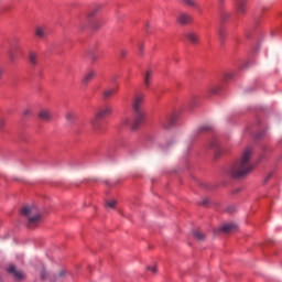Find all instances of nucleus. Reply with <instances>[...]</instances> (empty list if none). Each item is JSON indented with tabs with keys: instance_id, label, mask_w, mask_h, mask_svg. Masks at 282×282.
Returning a JSON list of instances; mask_svg holds the SVG:
<instances>
[{
	"instance_id": "obj_16",
	"label": "nucleus",
	"mask_w": 282,
	"mask_h": 282,
	"mask_svg": "<svg viewBox=\"0 0 282 282\" xmlns=\"http://www.w3.org/2000/svg\"><path fill=\"white\" fill-rule=\"evenodd\" d=\"M117 89L116 88H108L105 89L102 91V96L105 98V100H109V98H111V96H113L116 94Z\"/></svg>"
},
{
	"instance_id": "obj_29",
	"label": "nucleus",
	"mask_w": 282,
	"mask_h": 282,
	"mask_svg": "<svg viewBox=\"0 0 282 282\" xmlns=\"http://www.w3.org/2000/svg\"><path fill=\"white\" fill-rule=\"evenodd\" d=\"M142 47H143V45H142V44H140V46H139V54H140V56H142V54H143V52H142Z\"/></svg>"
},
{
	"instance_id": "obj_6",
	"label": "nucleus",
	"mask_w": 282,
	"mask_h": 282,
	"mask_svg": "<svg viewBox=\"0 0 282 282\" xmlns=\"http://www.w3.org/2000/svg\"><path fill=\"white\" fill-rule=\"evenodd\" d=\"M248 0H236L235 8L237 17H243L247 12Z\"/></svg>"
},
{
	"instance_id": "obj_10",
	"label": "nucleus",
	"mask_w": 282,
	"mask_h": 282,
	"mask_svg": "<svg viewBox=\"0 0 282 282\" xmlns=\"http://www.w3.org/2000/svg\"><path fill=\"white\" fill-rule=\"evenodd\" d=\"M28 62L31 65V67H36V65H39V54L34 51H30Z\"/></svg>"
},
{
	"instance_id": "obj_32",
	"label": "nucleus",
	"mask_w": 282,
	"mask_h": 282,
	"mask_svg": "<svg viewBox=\"0 0 282 282\" xmlns=\"http://www.w3.org/2000/svg\"><path fill=\"white\" fill-rule=\"evenodd\" d=\"M218 34H219L220 39H224V31H219Z\"/></svg>"
},
{
	"instance_id": "obj_30",
	"label": "nucleus",
	"mask_w": 282,
	"mask_h": 282,
	"mask_svg": "<svg viewBox=\"0 0 282 282\" xmlns=\"http://www.w3.org/2000/svg\"><path fill=\"white\" fill-rule=\"evenodd\" d=\"M241 192V188H236L232 191L234 195H237V193H240Z\"/></svg>"
},
{
	"instance_id": "obj_17",
	"label": "nucleus",
	"mask_w": 282,
	"mask_h": 282,
	"mask_svg": "<svg viewBox=\"0 0 282 282\" xmlns=\"http://www.w3.org/2000/svg\"><path fill=\"white\" fill-rule=\"evenodd\" d=\"M193 235L197 241H204L206 239V235L202 230H194Z\"/></svg>"
},
{
	"instance_id": "obj_19",
	"label": "nucleus",
	"mask_w": 282,
	"mask_h": 282,
	"mask_svg": "<svg viewBox=\"0 0 282 282\" xmlns=\"http://www.w3.org/2000/svg\"><path fill=\"white\" fill-rule=\"evenodd\" d=\"M117 205H118V200H116L113 198L106 200V208H111L112 210H115Z\"/></svg>"
},
{
	"instance_id": "obj_9",
	"label": "nucleus",
	"mask_w": 282,
	"mask_h": 282,
	"mask_svg": "<svg viewBox=\"0 0 282 282\" xmlns=\"http://www.w3.org/2000/svg\"><path fill=\"white\" fill-rule=\"evenodd\" d=\"M176 120H177V117H175V115H172L167 117L165 120L161 121V124L163 129H171V127L175 124Z\"/></svg>"
},
{
	"instance_id": "obj_33",
	"label": "nucleus",
	"mask_w": 282,
	"mask_h": 282,
	"mask_svg": "<svg viewBox=\"0 0 282 282\" xmlns=\"http://www.w3.org/2000/svg\"><path fill=\"white\" fill-rule=\"evenodd\" d=\"M210 91L212 94H217V88H212Z\"/></svg>"
},
{
	"instance_id": "obj_12",
	"label": "nucleus",
	"mask_w": 282,
	"mask_h": 282,
	"mask_svg": "<svg viewBox=\"0 0 282 282\" xmlns=\"http://www.w3.org/2000/svg\"><path fill=\"white\" fill-rule=\"evenodd\" d=\"M237 229L238 227L236 224H226L219 228V232H225V235H229V232H236Z\"/></svg>"
},
{
	"instance_id": "obj_38",
	"label": "nucleus",
	"mask_w": 282,
	"mask_h": 282,
	"mask_svg": "<svg viewBox=\"0 0 282 282\" xmlns=\"http://www.w3.org/2000/svg\"><path fill=\"white\" fill-rule=\"evenodd\" d=\"M224 0H220V3L223 2Z\"/></svg>"
},
{
	"instance_id": "obj_5",
	"label": "nucleus",
	"mask_w": 282,
	"mask_h": 282,
	"mask_svg": "<svg viewBox=\"0 0 282 282\" xmlns=\"http://www.w3.org/2000/svg\"><path fill=\"white\" fill-rule=\"evenodd\" d=\"M7 272L11 276H13L15 281H23V279H25V272L21 271L20 269H17L14 264H9L7 267Z\"/></svg>"
},
{
	"instance_id": "obj_39",
	"label": "nucleus",
	"mask_w": 282,
	"mask_h": 282,
	"mask_svg": "<svg viewBox=\"0 0 282 282\" xmlns=\"http://www.w3.org/2000/svg\"><path fill=\"white\" fill-rule=\"evenodd\" d=\"M218 154L215 155V158H217Z\"/></svg>"
},
{
	"instance_id": "obj_27",
	"label": "nucleus",
	"mask_w": 282,
	"mask_h": 282,
	"mask_svg": "<svg viewBox=\"0 0 282 282\" xmlns=\"http://www.w3.org/2000/svg\"><path fill=\"white\" fill-rule=\"evenodd\" d=\"M127 54H128L127 50H121L120 51L121 58H124V56H127Z\"/></svg>"
},
{
	"instance_id": "obj_14",
	"label": "nucleus",
	"mask_w": 282,
	"mask_h": 282,
	"mask_svg": "<svg viewBox=\"0 0 282 282\" xmlns=\"http://www.w3.org/2000/svg\"><path fill=\"white\" fill-rule=\"evenodd\" d=\"M102 10V4H95L87 13V19H94Z\"/></svg>"
},
{
	"instance_id": "obj_13",
	"label": "nucleus",
	"mask_w": 282,
	"mask_h": 282,
	"mask_svg": "<svg viewBox=\"0 0 282 282\" xmlns=\"http://www.w3.org/2000/svg\"><path fill=\"white\" fill-rule=\"evenodd\" d=\"M185 36L192 45L199 44V34H197V32H187Z\"/></svg>"
},
{
	"instance_id": "obj_24",
	"label": "nucleus",
	"mask_w": 282,
	"mask_h": 282,
	"mask_svg": "<svg viewBox=\"0 0 282 282\" xmlns=\"http://www.w3.org/2000/svg\"><path fill=\"white\" fill-rule=\"evenodd\" d=\"M23 116L24 118H29V116H32V109L31 108H26L23 110Z\"/></svg>"
},
{
	"instance_id": "obj_21",
	"label": "nucleus",
	"mask_w": 282,
	"mask_h": 282,
	"mask_svg": "<svg viewBox=\"0 0 282 282\" xmlns=\"http://www.w3.org/2000/svg\"><path fill=\"white\" fill-rule=\"evenodd\" d=\"M65 276H67V272H65L64 270H61L57 275L54 278V281H58V279H65Z\"/></svg>"
},
{
	"instance_id": "obj_34",
	"label": "nucleus",
	"mask_w": 282,
	"mask_h": 282,
	"mask_svg": "<svg viewBox=\"0 0 282 282\" xmlns=\"http://www.w3.org/2000/svg\"><path fill=\"white\" fill-rule=\"evenodd\" d=\"M270 177H272V174H269V175L265 177V182H268V180H270Z\"/></svg>"
},
{
	"instance_id": "obj_11",
	"label": "nucleus",
	"mask_w": 282,
	"mask_h": 282,
	"mask_svg": "<svg viewBox=\"0 0 282 282\" xmlns=\"http://www.w3.org/2000/svg\"><path fill=\"white\" fill-rule=\"evenodd\" d=\"M94 78H96V70L94 69H89L83 77L82 83L83 85H89V83H91V80H94Z\"/></svg>"
},
{
	"instance_id": "obj_36",
	"label": "nucleus",
	"mask_w": 282,
	"mask_h": 282,
	"mask_svg": "<svg viewBox=\"0 0 282 282\" xmlns=\"http://www.w3.org/2000/svg\"><path fill=\"white\" fill-rule=\"evenodd\" d=\"M4 124H6V122H3V121L0 122V126H1V127H3Z\"/></svg>"
},
{
	"instance_id": "obj_31",
	"label": "nucleus",
	"mask_w": 282,
	"mask_h": 282,
	"mask_svg": "<svg viewBox=\"0 0 282 282\" xmlns=\"http://www.w3.org/2000/svg\"><path fill=\"white\" fill-rule=\"evenodd\" d=\"M3 74H4L3 68H0V80H1V78L3 77Z\"/></svg>"
},
{
	"instance_id": "obj_20",
	"label": "nucleus",
	"mask_w": 282,
	"mask_h": 282,
	"mask_svg": "<svg viewBox=\"0 0 282 282\" xmlns=\"http://www.w3.org/2000/svg\"><path fill=\"white\" fill-rule=\"evenodd\" d=\"M185 6H189V8H197V1L195 0H182Z\"/></svg>"
},
{
	"instance_id": "obj_22",
	"label": "nucleus",
	"mask_w": 282,
	"mask_h": 282,
	"mask_svg": "<svg viewBox=\"0 0 282 282\" xmlns=\"http://www.w3.org/2000/svg\"><path fill=\"white\" fill-rule=\"evenodd\" d=\"M66 120H67V122H72L73 120H76V116L72 112H67Z\"/></svg>"
},
{
	"instance_id": "obj_3",
	"label": "nucleus",
	"mask_w": 282,
	"mask_h": 282,
	"mask_svg": "<svg viewBox=\"0 0 282 282\" xmlns=\"http://www.w3.org/2000/svg\"><path fill=\"white\" fill-rule=\"evenodd\" d=\"M20 215L26 219L28 228H36V226L43 221V216H41V213H39V208L36 206H23Z\"/></svg>"
},
{
	"instance_id": "obj_26",
	"label": "nucleus",
	"mask_w": 282,
	"mask_h": 282,
	"mask_svg": "<svg viewBox=\"0 0 282 282\" xmlns=\"http://www.w3.org/2000/svg\"><path fill=\"white\" fill-rule=\"evenodd\" d=\"M148 270H151L152 274H156L158 273V267H149Z\"/></svg>"
},
{
	"instance_id": "obj_35",
	"label": "nucleus",
	"mask_w": 282,
	"mask_h": 282,
	"mask_svg": "<svg viewBox=\"0 0 282 282\" xmlns=\"http://www.w3.org/2000/svg\"><path fill=\"white\" fill-rule=\"evenodd\" d=\"M206 204H208V200L207 199L203 200V206H206Z\"/></svg>"
},
{
	"instance_id": "obj_1",
	"label": "nucleus",
	"mask_w": 282,
	"mask_h": 282,
	"mask_svg": "<svg viewBox=\"0 0 282 282\" xmlns=\"http://www.w3.org/2000/svg\"><path fill=\"white\" fill-rule=\"evenodd\" d=\"M251 158L252 150L251 148H247L241 158L227 167L226 174L229 175V177H234V180H241L246 177L253 169L252 162L250 161Z\"/></svg>"
},
{
	"instance_id": "obj_23",
	"label": "nucleus",
	"mask_w": 282,
	"mask_h": 282,
	"mask_svg": "<svg viewBox=\"0 0 282 282\" xmlns=\"http://www.w3.org/2000/svg\"><path fill=\"white\" fill-rule=\"evenodd\" d=\"M87 56L93 61V63H96V55L94 54V51H88Z\"/></svg>"
},
{
	"instance_id": "obj_4",
	"label": "nucleus",
	"mask_w": 282,
	"mask_h": 282,
	"mask_svg": "<svg viewBox=\"0 0 282 282\" xmlns=\"http://www.w3.org/2000/svg\"><path fill=\"white\" fill-rule=\"evenodd\" d=\"M111 113H113V107L111 106H101L97 109L95 118L90 119V127L95 133H100L102 129L100 120L107 118V116H111Z\"/></svg>"
},
{
	"instance_id": "obj_37",
	"label": "nucleus",
	"mask_w": 282,
	"mask_h": 282,
	"mask_svg": "<svg viewBox=\"0 0 282 282\" xmlns=\"http://www.w3.org/2000/svg\"><path fill=\"white\" fill-rule=\"evenodd\" d=\"M210 147H212V148H215V143H212Z\"/></svg>"
},
{
	"instance_id": "obj_8",
	"label": "nucleus",
	"mask_w": 282,
	"mask_h": 282,
	"mask_svg": "<svg viewBox=\"0 0 282 282\" xmlns=\"http://www.w3.org/2000/svg\"><path fill=\"white\" fill-rule=\"evenodd\" d=\"M151 83H153V69L149 68L143 75L144 87L149 89L151 87Z\"/></svg>"
},
{
	"instance_id": "obj_7",
	"label": "nucleus",
	"mask_w": 282,
	"mask_h": 282,
	"mask_svg": "<svg viewBox=\"0 0 282 282\" xmlns=\"http://www.w3.org/2000/svg\"><path fill=\"white\" fill-rule=\"evenodd\" d=\"M37 117L40 118V120H42L43 122H52L54 115L52 113V110H50V108H42L39 113Z\"/></svg>"
},
{
	"instance_id": "obj_2",
	"label": "nucleus",
	"mask_w": 282,
	"mask_h": 282,
	"mask_svg": "<svg viewBox=\"0 0 282 282\" xmlns=\"http://www.w3.org/2000/svg\"><path fill=\"white\" fill-rule=\"evenodd\" d=\"M144 94L143 93H137L134 95V98L132 100V109L134 111V120L131 121V119L126 118L122 121L123 127H130L131 131H138L140 129V124L144 122V110H142V107L144 105Z\"/></svg>"
},
{
	"instance_id": "obj_28",
	"label": "nucleus",
	"mask_w": 282,
	"mask_h": 282,
	"mask_svg": "<svg viewBox=\"0 0 282 282\" xmlns=\"http://www.w3.org/2000/svg\"><path fill=\"white\" fill-rule=\"evenodd\" d=\"M9 58H10L11 63H14V58H15L14 54L10 53Z\"/></svg>"
},
{
	"instance_id": "obj_15",
	"label": "nucleus",
	"mask_w": 282,
	"mask_h": 282,
	"mask_svg": "<svg viewBox=\"0 0 282 282\" xmlns=\"http://www.w3.org/2000/svg\"><path fill=\"white\" fill-rule=\"evenodd\" d=\"M193 21V18L188 13H180L178 15V23H182V25H186L187 23H191Z\"/></svg>"
},
{
	"instance_id": "obj_18",
	"label": "nucleus",
	"mask_w": 282,
	"mask_h": 282,
	"mask_svg": "<svg viewBox=\"0 0 282 282\" xmlns=\"http://www.w3.org/2000/svg\"><path fill=\"white\" fill-rule=\"evenodd\" d=\"M46 34L45 28L43 26H37L35 29V35L39 36V39H44Z\"/></svg>"
},
{
	"instance_id": "obj_25",
	"label": "nucleus",
	"mask_w": 282,
	"mask_h": 282,
	"mask_svg": "<svg viewBox=\"0 0 282 282\" xmlns=\"http://www.w3.org/2000/svg\"><path fill=\"white\" fill-rule=\"evenodd\" d=\"M47 275H48V273H47L46 270H43V271L41 272V279L45 280V279H47Z\"/></svg>"
}]
</instances>
